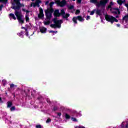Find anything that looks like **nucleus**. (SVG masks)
I'll return each instance as SVG.
<instances>
[{
    "label": "nucleus",
    "mask_w": 128,
    "mask_h": 128,
    "mask_svg": "<svg viewBox=\"0 0 128 128\" xmlns=\"http://www.w3.org/2000/svg\"><path fill=\"white\" fill-rule=\"evenodd\" d=\"M8 90H10V88H8Z\"/></svg>",
    "instance_id": "54"
},
{
    "label": "nucleus",
    "mask_w": 128,
    "mask_h": 128,
    "mask_svg": "<svg viewBox=\"0 0 128 128\" xmlns=\"http://www.w3.org/2000/svg\"><path fill=\"white\" fill-rule=\"evenodd\" d=\"M44 24L45 26H48V24H50V20L45 22Z\"/></svg>",
    "instance_id": "28"
},
{
    "label": "nucleus",
    "mask_w": 128,
    "mask_h": 128,
    "mask_svg": "<svg viewBox=\"0 0 128 128\" xmlns=\"http://www.w3.org/2000/svg\"><path fill=\"white\" fill-rule=\"evenodd\" d=\"M50 122H52V120L50 118H48V119H47V120L46 121V123L50 124Z\"/></svg>",
    "instance_id": "31"
},
{
    "label": "nucleus",
    "mask_w": 128,
    "mask_h": 128,
    "mask_svg": "<svg viewBox=\"0 0 128 128\" xmlns=\"http://www.w3.org/2000/svg\"><path fill=\"white\" fill-rule=\"evenodd\" d=\"M53 110H54V112L58 110V107L56 106H54L53 108Z\"/></svg>",
    "instance_id": "33"
},
{
    "label": "nucleus",
    "mask_w": 128,
    "mask_h": 128,
    "mask_svg": "<svg viewBox=\"0 0 128 128\" xmlns=\"http://www.w3.org/2000/svg\"><path fill=\"white\" fill-rule=\"evenodd\" d=\"M55 4H56L58 6H59L61 8H64V6L66 4V0H62V1L60 2V0H57L55 2Z\"/></svg>",
    "instance_id": "6"
},
{
    "label": "nucleus",
    "mask_w": 128,
    "mask_h": 128,
    "mask_svg": "<svg viewBox=\"0 0 128 128\" xmlns=\"http://www.w3.org/2000/svg\"><path fill=\"white\" fill-rule=\"evenodd\" d=\"M40 4H42V0H36L35 3H32V4H31V6H32V4H33L34 8H36V6L38 8H40Z\"/></svg>",
    "instance_id": "9"
},
{
    "label": "nucleus",
    "mask_w": 128,
    "mask_h": 128,
    "mask_svg": "<svg viewBox=\"0 0 128 128\" xmlns=\"http://www.w3.org/2000/svg\"><path fill=\"white\" fill-rule=\"evenodd\" d=\"M18 34L20 38H24V31L22 30L20 32H19Z\"/></svg>",
    "instance_id": "18"
},
{
    "label": "nucleus",
    "mask_w": 128,
    "mask_h": 128,
    "mask_svg": "<svg viewBox=\"0 0 128 128\" xmlns=\"http://www.w3.org/2000/svg\"><path fill=\"white\" fill-rule=\"evenodd\" d=\"M90 2H91L92 4H96L98 8H100V6H104H104H106L104 4H100V2H98V0H90Z\"/></svg>",
    "instance_id": "7"
},
{
    "label": "nucleus",
    "mask_w": 128,
    "mask_h": 128,
    "mask_svg": "<svg viewBox=\"0 0 128 128\" xmlns=\"http://www.w3.org/2000/svg\"><path fill=\"white\" fill-rule=\"evenodd\" d=\"M112 8L110 5L108 6V8Z\"/></svg>",
    "instance_id": "52"
},
{
    "label": "nucleus",
    "mask_w": 128,
    "mask_h": 128,
    "mask_svg": "<svg viewBox=\"0 0 128 128\" xmlns=\"http://www.w3.org/2000/svg\"><path fill=\"white\" fill-rule=\"evenodd\" d=\"M22 12H26V14H28V12H30V10H26V9H24V8H22Z\"/></svg>",
    "instance_id": "29"
},
{
    "label": "nucleus",
    "mask_w": 128,
    "mask_h": 128,
    "mask_svg": "<svg viewBox=\"0 0 128 128\" xmlns=\"http://www.w3.org/2000/svg\"><path fill=\"white\" fill-rule=\"evenodd\" d=\"M107 2H108V0H100V4H104L106 6V4Z\"/></svg>",
    "instance_id": "12"
},
{
    "label": "nucleus",
    "mask_w": 128,
    "mask_h": 128,
    "mask_svg": "<svg viewBox=\"0 0 128 128\" xmlns=\"http://www.w3.org/2000/svg\"><path fill=\"white\" fill-rule=\"evenodd\" d=\"M44 14L39 13L38 14V18L40 20H42V18H44Z\"/></svg>",
    "instance_id": "16"
},
{
    "label": "nucleus",
    "mask_w": 128,
    "mask_h": 128,
    "mask_svg": "<svg viewBox=\"0 0 128 128\" xmlns=\"http://www.w3.org/2000/svg\"><path fill=\"white\" fill-rule=\"evenodd\" d=\"M39 10H40V14H44V10H42V8L40 7L39 8Z\"/></svg>",
    "instance_id": "26"
},
{
    "label": "nucleus",
    "mask_w": 128,
    "mask_h": 128,
    "mask_svg": "<svg viewBox=\"0 0 128 128\" xmlns=\"http://www.w3.org/2000/svg\"><path fill=\"white\" fill-rule=\"evenodd\" d=\"M74 8V6L71 5V6H69L68 7V8L69 10H73V8Z\"/></svg>",
    "instance_id": "32"
},
{
    "label": "nucleus",
    "mask_w": 128,
    "mask_h": 128,
    "mask_svg": "<svg viewBox=\"0 0 128 128\" xmlns=\"http://www.w3.org/2000/svg\"><path fill=\"white\" fill-rule=\"evenodd\" d=\"M8 0H0V2H2L3 4H8Z\"/></svg>",
    "instance_id": "23"
},
{
    "label": "nucleus",
    "mask_w": 128,
    "mask_h": 128,
    "mask_svg": "<svg viewBox=\"0 0 128 128\" xmlns=\"http://www.w3.org/2000/svg\"><path fill=\"white\" fill-rule=\"evenodd\" d=\"M46 101L47 102H48V104H50V100L48 98H47L46 99Z\"/></svg>",
    "instance_id": "36"
},
{
    "label": "nucleus",
    "mask_w": 128,
    "mask_h": 128,
    "mask_svg": "<svg viewBox=\"0 0 128 128\" xmlns=\"http://www.w3.org/2000/svg\"><path fill=\"white\" fill-rule=\"evenodd\" d=\"M80 14V10H76L75 14Z\"/></svg>",
    "instance_id": "30"
},
{
    "label": "nucleus",
    "mask_w": 128,
    "mask_h": 128,
    "mask_svg": "<svg viewBox=\"0 0 128 128\" xmlns=\"http://www.w3.org/2000/svg\"><path fill=\"white\" fill-rule=\"evenodd\" d=\"M40 32L42 34H44L46 32V28L43 27L40 29Z\"/></svg>",
    "instance_id": "13"
},
{
    "label": "nucleus",
    "mask_w": 128,
    "mask_h": 128,
    "mask_svg": "<svg viewBox=\"0 0 128 128\" xmlns=\"http://www.w3.org/2000/svg\"><path fill=\"white\" fill-rule=\"evenodd\" d=\"M8 104H7V108H10V106H12V103L10 102H7Z\"/></svg>",
    "instance_id": "21"
},
{
    "label": "nucleus",
    "mask_w": 128,
    "mask_h": 128,
    "mask_svg": "<svg viewBox=\"0 0 128 128\" xmlns=\"http://www.w3.org/2000/svg\"><path fill=\"white\" fill-rule=\"evenodd\" d=\"M126 18H128V15L125 16L122 18V20H126Z\"/></svg>",
    "instance_id": "34"
},
{
    "label": "nucleus",
    "mask_w": 128,
    "mask_h": 128,
    "mask_svg": "<svg viewBox=\"0 0 128 128\" xmlns=\"http://www.w3.org/2000/svg\"><path fill=\"white\" fill-rule=\"evenodd\" d=\"M14 14L16 16L17 20L20 24H24V20H22V16L19 12L16 10Z\"/></svg>",
    "instance_id": "4"
},
{
    "label": "nucleus",
    "mask_w": 128,
    "mask_h": 128,
    "mask_svg": "<svg viewBox=\"0 0 128 128\" xmlns=\"http://www.w3.org/2000/svg\"><path fill=\"white\" fill-rule=\"evenodd\" d=\"M114 5V3L112 2H110V6H113Z\"/></svg>",
    "instance_id": "50"
},
{
    "label": "nucleus",
    "mask_w": 128,
    "mask_h": 128,
    "mask_svg": "<svg viewBox=\"0 0 128 128\" xmlns=\"http://www.w3.org/2000/svg\"><path fill=\"white\" fill-rule=\"evenodd\" d=\"M114 10L117 11H113L112 12V14H120V9L118 8H114Z\"/></svg>",
    "instance_id": "11"
},
{
    "label": "nucleus",
    "mask_w": 128,
    "mask_h": 128,
    "mask_svg": "<svg viewBox=\"0 0 128 128\" xmlns=\"http://www.w3.org/2000/svg\"><path fill=\"white\" fill-rule=\"evenodd\" d=\"M25 18H26V22H30V18H28V15L26 14L25 16Z\"/></svg>",
    "instance_id": "22"
},
{
    "label": "nucleus",
    "mask_w": 128,
    "mask_h": 128,
    "mask_svg": "<svg viewBox=\"0 0 128 128\" xmlns=\"http://www.w3.org/2000/svg\"><path fill=\"white\" fill-rule=\"evenodd\" d=\"M105 20H106L107 22H111V24H112L114 16H110L108 14H106L105 15Z\"/></svg>",
    "instance_id": "8"
},
{
    "label": "nucleus",
    "mask_w": 128,
    "mask_h": 128,
    "mask_svg": "<svg viewBox=\"0 0 128 128\" xmlns=\"http://www.w3.org/2000/svg\"><path fill=\"white\" fill-rule=\"evenodd\" d=\"M64 14H66V12H64V10L62 9V10H61L60 16H62Z\"/></svg>",
    "instance_id": "19"
},
{
    "label": "nucleus",
    "mask_w": 128,
    "mask_h": 128,
    "mask_svg": "<svg viewBox=\"0 0 128 128\" xmlns=\"http://www.w3.org/2000/svg\"><path fill=\"white\" fill-rule=\"evenodd\" d=\"M116 18H118V16H116Z\"/></svg>",
    "instance_id": "53"
},
{
    "label": "nucleus",
    "mask_w": 128,
    "mask_h": 128,
    "mask_svg": "<svg viewBox=\"0 0 128 128\" xmlns=\"http://www.w3.org/2000/svg\"><path fill=\"white\" fill-rule=\"evenodd\" d=\"M54 32H55V34H56L58 32V31H56Z\"/></svg>",
    "instance_id": "56"
},
{
    "label": "nucleus",
    "mask_w": 128,
    "mask_h": 128,
    "mask_svg": "<svg viewBox=\"0 0 128 128\" xmlns=\"http://www.w3.org/2000/svg\"><path fill=\"white\" fill-rule=\"evenodd\" d=\"M10 110H11V112H14V110H16V107L14 106L11 107Z\"/></svg>",
    "instance_id": "27"
},
{
    "label": "nucleus",
    "mask_w": 128,
    "mask_h": 128,
    "mask_svg": "<svg viewBox=\"0 0 128 128\" xmlns=\"http://www.w3.org/2000/svg\"><path fill=\"white\" fill-rule=\"evenodd\" d=\"M77 2L78 4H81L82 3V0H77Z\"/></svg>",
    "instance_id": "45"
},
{
    "label": "nucleus",
    "mask_w": 128,
    "mask_h": 128,
    "mask_svg": "<svg viewBox=\"0 0 128 128\" xmlns=\"http://www.w3.org/2000/svg\"><path fill=\"white\" fill-rule=\"evenodd\" d=\"M14 86H14V84H10V88H14Z\"/></svg>",
    "instance_id": "35"
},
{
    "label": "nucleus",
    "mask_w": 128,
    "mask_h": 128,
    "mask_svg": "<svg viewBox=\"0 0 128 128\" xmlns=\"http://www.w3.org/2000/svg\"><path fill=\"white\" fill-rule=\"evenodd\" d=\"M96 14H98V16H102V10H96Z\"/></svg>",
    "instance_id": "17"
},
{
    "label": "nucleus",
    "mask_w": 128,
    "mask_h": 128,
    "mask_svg": "<svg viewBox=\"0 0 128 128\" xmlns=\"http://www.w3.org/2000/svg\"><path fill=\"white\" fill-rule=\"evenodd\" d=\"M49 32H50V33H52V32L54 33V32H55V31H54V30H50V31Z\"/></svg>",
    "instance_id": "48"
},
{
    "label": "nucleus",
    "mask_w": 128,
    "mask_h": 128,
    "mask_svg": "<svg viewBox=\"0 0 128 128\" xmlns=\"http://www.w3.org/2000/svg\"><path fill=\"white\" fill-rule=\"evenodd\" d=\"M26 32V36H28V30Z\"/></svg>",
    "instance_id": "43"
},
{
    "label": "nucleus",
    "mask_w": 128,
    "mask_h": 128,
    "mask_svg": "<svg viewBox=\"0 0 128 128\" xmlns=\"http://www.w3.org/2000/svg\"><path fill=\"white\" fill-rule=\"evenodd\" d=\"M58 114V116H62V113H60V112H58V113H57Z\"/></svg>",
    "instance_id": "47"
},
{
    "label": "nucleus",
    "mask_w": 128,
    "mask_h": 128,
    "mask_svg": "<svg viewBox=\"0 0 128 128\" xmlns=\"http://www.w3.org/2000/svg\"><path fill=\"white\" fill-rule=\"evenodd\" d=\"M90 16H93V14H94V11H92L90 13Z\"/></svg>",
    "instance_id": "41"
},
{
    "label": "nucleus",
    "mask_w": 128,
    "mask_h": 128,
    "mask_svg": "<svg viewBox=\"0 0 128 128\" xmlns=\"http://www.w3.org/2000/svg\"><path fill=\"white\" fill-rule=\"evenodd\" d=\"M2 82H3V86H5L6 84V80L2 81Z\"/></svg>",
    "instance_id": "38"
},
{
    "label": "nucleus",
    "mask_w": 128,
    "mask_h": 128,
    "mask_svg": "<svg viewBox=\"0 0 128 128\" xmlns=\"http://www.w3.org/2000/svg\"><path fill=\"white\" fill-rule=\"evenodd\" d=\"M32 0V2H34V0Z\"/></svg>",
    "instance_id": "59"
},
{
    "label": "nucleus",
    "mask_w": 128,
    "mask_h": 128,
    "mask_svg": "<svg viewBox=\"0 0 128 128\" xmlns=\"http://www.w3.org/2000/svg\"><path fill=\"white\" fill-rule=\"evenodd\" d=\"M76 128H84V126H79L76 127Z\"/></svg>",
    "instance_id": "46"
},
{
    "label": "nucleus",
    "mask_w": 128,
    "mask_h": 128,
    "mask_svg": "<svg viewBox=\"0 0 128 128\" xmlns=\"http://www.w3.org/2000/svg\"><path fill=\"white\" fill-rule=\"evenodd\" d=\"M70 14H66L62 16L63 18H66V20H68V18H69Z\"/></svg>",
    "instance_id": "15"
},
{
    "label": "nucleus",
    "mask_w": 128,
    "mask_h": 128,
    "mask_svg": "<svg viewBox=\"0 0 128 128\" xmlns=\"http://www.w3.org/2000/svg\"><path fill=\"white\" fill-rule=\"evenodd\" d=\"M117 26H120V24H117Z\"/></svg>",
    "instance_id": "55"
},
{
    "label": "nucleus",
    "mask_w": 128,
    "mask_h": 128,
    "mask_svg": "<svg viewBox=\"0 0 128 128\" xmlns=\"http://www.w3.org/2000/svg\"><path fill=\"white\" fill-rule=\"evenodd\" d=\"M6 94H8V93L6 92Z\"/></svg>",
    "instance_id": "60"
},
{
    "label": "nucleus",
    "mask_w": 128,
    "mask_h": 128,
    "mask_svg": "<svg viewBox=\"0 0 128 128\" xmlns=\"http://www.w3.org/2000/svg\"><path fill=\"white\" fill-rule=\"evenodd\" d=\"M36 128H42V125L40 124H38L36 126Z\"/></svg>",
    "instance_id": "40"
},
{
    "label": "nucleus",
    "mask_w": 128,
    "mask_h": 128,
    "mask_svg": "<svg viewBox=\"0 0 128 128\" xmlns=\"http://www.w3.org/2000/svg\"><path fill=\"white\" fill-rule=\"evenodd\" d=\"M22 30H25V32H26V30H28V28H24V26H22L21 28Z\"/></svg>",
    "instance_id": "39"
},
{
    "label": "nucleus",
    "mask_w": 128,
    "mask_h": 128,
    "mask_svg": "<svg viewBox=\"0 0 128 128\" xmlns=\"http://www.w3.org/2000/svg\"><path fill=\"white\" fill-rule=\"evenodd\" d=\"M38 100H40V98H38Z\"/></svg>",
    "instance_id": "57"
},
{
    "label": "nucleus",
    "mask_w": 128,
    "mask_h": 128,
    "mask_svg": "<svg viewBox=\"0 0 128 128\" xmlns=\"http://www.w3.org/2000/svg\"><path fill=\"white\" fill-rule=\"evenodd\" d=\"M114 22H118V19L116 18L113 17L112 24H114Z\"/></svg>",
    "instance_id": "25"
},
{
    "label": "nucleus",
    "mask_w": 128,
    "mask_h": 128,
    "mask_svg": "<svg viewBox=\"0 0 128 128\" xmlns=\"http://www.w3.org/2000/svg\"><path fill=\"white\" fill-rule=\"evenodd\" d=\"M14 3L12 4L13 5L12 8V10H14L15 12L16 10H20L22 6H24V4L20 3V0H14Z\"/></svg>",
    "instance_id": "2"
},
{
    "label": "nucleus",
    "mask_w": 128,
    "mask_h": 128,
    "mask_svg": "<svg viewBox=\"0 0 128 128\" xmlns=\"http://www.w3.org/2000/svg\"><path fill=\"white\" fill-rule=\"evenodd\" d=\"M65 118L66 120H70V116L68 114H66Z\"/></svg>",
    "instance_id": "24"
},
{
    "label": "nucleus",
    "mask_w": 128,
    "mask_h": 128,
    "mask_svg": "<svg viewBox=\"0 0 128 128\" xmlns=\"http://www.w3.org/2000/svg\"><path fill=\"white\" fill-rule=\"evenodd\" d=\"M48 2H49L48 1H46V3H45V4H46V6L48 5Z\"/></svg>",
    "instance_id": "49"
},
{
    "label": "nucleus",
    "mask_w": 128,
    "mask_h": 128,
    "mask_svg": "<svg viewBox=\"0 0 128 128\" xmlns=\"http://www.w3.org/2000/svg\"><path fill=\"white\" fill-rule=\"evenodd\" d=\"M117 2L118 4H120V6H122L124 3V1H122V0H117Z\"/></svg>",
    "instance_id": "20"
},
{
    "label": "nucleus",
    "mask_w": 128,
    "mask_h": 128,
    "mask_svg": "<svg viewBox=\"0 0 128 128\" xmlns=\"http://www.w3.org/2000/svg\"><path fill=\"white\" fill-rule=\"evenodd\" d=\"M77 20H79V22H84V19L80 16L73 17L72 20L74 24H78Z\"/></svg>",
    "instance_id": "5"
},
{
    "label": "nucleus",
    "mask_w": 128,
    "mask_h": 128,
    "mask_svg": "<svg viewBox=\"0 0 128 128\" xmlns=\"http://www.w3.org/2000/svg\"><path fill=\"white\" fill-rule=\"evenodd\" d=\"M0 102H2V99L0 97Z\"/></svg>",
    "instance_id": "51"
},
{
    "label": "nucleus",
    "mask_w": 128,
    "mask_h": 128,
    "mask_svg": "<svg viewBox=\"0 0 128 128\" xmlns=\"http://www.w3.org/2000/svg\"><path fill=\"white\" fill-rule=\"evenodd\" d=\"M54 2H51L49 4L50 7L45 10V14L47 20H50V18H52V15L54 12V8H52V6H54Z\"/></svg>",
    "instance_id": "1"
},
{
    "label": "nucleus",
    "mask_w": 128,
    "mask_h": 128,
    "mask_svg": "<svg viewBox=\"0 0 128 128\" xmlns=\"http://www.w3.org/2000/svg\"><path fill=\"white\" fill-rule=\"evenodd\" d=\"M54 22L55 24H51L50 25L51 28H60L62 22V20H57L56 18H54Z\"/></svg>",
    "instance_id": "3"
},
{
    "label": "nucleus",
    "mask_w": 128,
    "mask_h": 128,
    "mask_svg": "<svg viewBox=\"0 0 128 128\" xmlns=\"http://www.w3.org/2000/svg\"><path fill=\"white\" fill-rule=\"evenodd\" d=\"M72 120L73 122H78V120H76V118H72Z\"/></svg>",
    "instance_id": "37"
},
{
    "label": "nucleus",
    "mask_w": 128,
    "mask_h": 128,
    "mask_svg": "<svg viewBox=\"0 0 128 128\" xmlns=\"http://www.w3.org/2000/svg\"><path fill=\"white\" fill-rule=\"evenodd\" d=\"M9 16H10V18H13V20H16V18L14 16V14L12 13L10 14Z\"/></svg>",
    "instance_id": "14"
},
{
    "label": "nucleus",
    "mask_w": 128,
    "mask_h": 128,
    "mask_svg": "<svg viewBox=\"0 0 128 128\" xmlns=\"http://www.w3.org/2000/svg\"><path fill=\"white\" fill-rule=\"evenodd\" d=\"M127 16H128V14Z\"/></svg>",
    "instance_id": "61"
},
{
    "label": "nucleus",
    "mask_w": 128,
    "mask_h": 128,
    "mask_svg": "<svg viewBox=\"0 0 128 128\" xmlns=\"http://www.w3.org/2000/svg\"><path fill=\"white\" fill-rule=\"evenodd\" d=\"M90 16H87L86 20H90Z\"/></svg>",
    "instance_id": "44"
},
{
    "label": "nucleus",
    "mask_w": 128,
    "mask_h": 128,
    "mask_svg": "<svg viewBox=\"0 0 128 128\" xmlns=\"http://www.w3.org/2000/svg\"><path fill=\"white\" fill-rule=\"evenodd\" d=\"M73 0V2H74L76 0Z\"/></svg>",
    "instance_id": "58"
},
{
    "label": "nucleus",
    "mask_w": 128,
    "mask_h": 128,
    "mask_svg": "<svg viewBox=\"0 0 128 128\" xmlns=\"http://www.w3.org/2000/svg\"><path fill=\"white\" fill-rule=\"evenodd\" d=\"M54 16H60V10H56L54 12Z\"/></svg>",
    "instance_id": "10"
},
{
    "label": "nucleus",
    "mask_w": 128,
    "mask_h": 128,
    "mask_svg": "<svg viewBox=\"0 0 128 128\" xmlns=\"http://www.w3.org/2000/svg\"><path fill=\"white\" fill-rule=\"evenodd\" d=\"M2 8H4V5L1 4L0 6V10H2Z\"/></svg>",
    "instance_id": "42"
}]
</instances>
